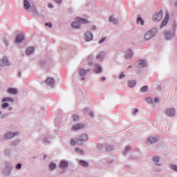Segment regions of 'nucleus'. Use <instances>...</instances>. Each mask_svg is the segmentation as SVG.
<instances>
[{
	"instance_id": "nucleus-10",
	"label": "nucleus",
	"mask_w": 177,
	"mask_h": 177,
	"mask_svg": "<svg viewBox=\"0 0 177 177\" xmlns=\"http://www.w3.org/2000/svg\"><path fill=\"white\" fill-rule=\"evenodd\" d=\"M84 37L86 41H92L93 39V35L89 32H86Z\"/></svg>"
},
{
	"instance_id": "nucleus-11",
	"label": "nucleus",
	"mask_w": 177,
	"mask_h": 177,
	"mask_svg": "<svg viewBox=\"0 0 177 177\" xmlns=\"http://www.w3.org/2000/svg\"><path fill=\"white\" fill-rule=\"evenodd\" d=\"M165 113L169 117H173V115H175V110L172 109H169L166 110Z\"/></svg>"
},
{
	"instance_id": "nucleus-34",
	"label": "nucleus",
	"mask_w": 177,
	"mask_h": 177,
	"mask_svg": "<svg viewBox=\"0 0 177 177\" xmlns=\"http://www.w3.org/2000/svg\"><path fill=\"white\" fill-rule=\"evenodd\" d=\"M171 169H173V171H175L176 172H177V166L175 165H171Z\"/></svg>"
},
{
	"instance_id": "nucleus-42",
	"label": "nucleus",
	"mask_w": 177,
	"mask_h": 177,
	"mask_svg": "<svg viewBox=\"0 0 177 177\" xmlns=\"http://www.w3.org/2000/svg\"><path fill=\"white\" fill-rule=\"evenodd\" d=\"M147 102H148L149 103H151L153 100H151V98H147Z\"/></svg>"
},
{
	"instance_id": "nucleus-49",
	"label": "nucleus",
	"mask_w": 177,
	"mask_h": 177,
	"mask_svg": "<svg viewBox=\"0 0 177 177\" xmlns=\"http://www.w3.org/2000/svg\"><path fill=\"white\" fill-rule=\"evenodd\" d=\"M18 75H19V77H21V73L19 72V73H18Z\"/></svg>"
},
{
	"instance_id": "nucleus-38",
	"label": "nucleus",
	"mask_w": 177,
	"mask_h": 177,
	"mask_svg": "<svg viewBox=\"0 0 177 177\" xmlns=\"http://www.w3.org/2000/svg\"><path fill=\"white\" fill-rule=\"evenodd\" d=\"M48 27H52V23H50V22H49V23H46L45 24V26L46 27H48Z\"/></svg>"
},
{
	"instance_id": "nucleus-20",
	"label": "nucleus",
	"mask_w": 177,
	"mask_h": 177,
	"mask_svg": "<svg viewBox=\"0 0 177 177\" xmlns=\"http://www.w3.org/2000/svg\"><path fill=\"white\" fill-rule=\"evenodd\" d=\"M79 164H80L82 167H88V165H89V163L85 160H80Z\"/></svg>"
},
{
	"instance_id": "nucleus-27",
	"label": "nucleus",
	"mask_w": 177,
	"mask_h": 177,
	"mask_svg": "<svg viewBox=\"0 0 177 177\" xmlns=\"http://www.w3.org/2000/svg\"><path fill=\"white\" fill-rule=\"evenodd\" d=\"M104 57V53H100L98 55H97V59L98 60H102Z\"/></svg>"
},
{
	"instance_id": "nucleus-31",
	"label": "nucleus",
	"mask_w": 177,
	"mask_h": 177,
	"mask_svg": "<svg viewBox=\"0 0 177 177\" xmlns=\"http://www.w3.org/2000/svg\"><path fill=\"white\" fill-rule=\"evenodd\" d=\"M49 167H50V169H51V171H53V169H55V168H56V164L50 163Z\"/></svg>"
},
{
	"instance_id": "nucleus-39",
	"label": "nucleus",
	"mask_w": 177,
	"mask_h": 177,
	"mask_svg": "<svg viewBox=\"0 0 177 177\" xmlns=\"http://www.w3.org/2000/svg\"><path fill=\"white\" fill-rule=\"evenodd\" d=\"M75 143H77V142H75V140H71V145H72V146H74V145H75Z\"/></svg>"
},
{
	"instance_id": "nucleus-18",
	"label": "nucleus",
	"mask_w": 177,
	"mask_h": 177,
	"mask_svg": "<svg viewBox=\"0 0 177 177\" xmlns=\"http://www.w3.org/2000/svg\"><path fill=\"white\" fill-rule=\"evenodd\" d=\"M68 165V162L67 161H62L60 163V168H67V166Z\"/></svg>"
},
{
	"instance_id": "nucleus-26",
	"label": "nucleus",
	"mask_w": 177,
	"mask_h": 177,
	"mask_svg": "<svg viewBox=\"0 0 177 177\" xmlns=\"http://www.w3.org/2000/svg\"><path fill=\"white\" fill-rule=\"evenodd\" d=\"M165 37L166 39H171L172 38V35L169 32H167L165 33Z\"/></svg>"
},
{
	"instance_id": "nucleus-19",
	"label": "nucleus",
	"mask_w": 177,
	"mask_h": 177,
	"mask_svg": "<svg viewBox=\"0 0 177 177\" xmlns=\"http://www.w3.org/2000/svg\"><path fill=\"white\" fill-rule=\"evenodd\" d=\"M128 85L130 86V88H133L135 85H136V81L135 80H130L128 82Z\"/></svg>"
},
{
	"instance_id": "nucleus-43",
	"label": "nucleus",
	"mask_w": 177,
	"mask_h": 177,
	"mask_svg": "<svg viewBox=\"0 0 177 177\" xmlns=\"http://www.w3.org/2000/svg\"><path fill=\"white\" fill-rule=\"evenodd\" d=\"M129 150H131V148L129 147H125V151H129Z\"/></svg>"
},
{
	"instance_id": "nucleus-40",
	"label": "nucleus",
	"mask_w": 177,
	"mask_h": 177,
	"mask_svg": "<svg viewBox=\"0 0 177 177\" xmlns=\"http://www.w3.org/2000/svg\"><path fill=\"white\" fill-rule=\"evenodd\" d=\"M104 41H106V37H103L101 40H100L99 44H103Z\"/></svg>"
},
{
	"instance_id": "nucleus-16",
	"label": "nucleus",
	"mask_w": 177,
	"mask_h": 177,
	"mask_svg": "<svg viewBox=\"0 0 177 177\" xmlns=\"http://www.w3.org/2000/svg\"><path fill=\"white\" fill-rule=\"evenodd\" d=\"M7 92L11 95H16V93H17V89L10 88L8 89Z\"/></svg>"
},
{
	"instance_id": "nucleus-35",
	"label": "nucleus",
	"mask_w": 177,
	"mask_h": 177,
	"mask_svg": "<svg viewBox=\"0 0 177 177\" xmlns=\"http://www.w3.org/2000/svg\"><path fill=\"white\" fill-rule=\"evenodd\" d=\"M80 118L78 117V115H73V121H77L78 119H79Z\"/></svg>"
},
{
	"instance_id": "nucleus-25",
	"label": "nucleus",
	"mask_w": 177,
	"mask_h": 177,
	"mask_svg": "<svg viewBox=\"0 0 177 177\" xmlns=\"http://www.w3.org/2000/svg\"><path fill=\"white\" fill-rule=\"evenodd\" d=\"M137 23L138 24H141V26H145V21H143V19L142 17H138L137 19Z\"/></svg>"
},
{
	"instance_id": "nucleus-8",
	"label": "nucleus",
	"mask_w": 177,
	"mask_h": 177,
	"mask_svg": "<svg viewBox=\"0 0 177 177\" xmlns=\"http://www.w3.org/2000/svg\"><path fill=\"white\" fill-rule=\"evenodd\" d=\"M75 20L76 21H78V23H80V24H88V23H89L88 19H82L81 17H77Z\"/></svg>"
},
{
	"instance_id": "nucleus-44",
	"label": "nucleus",
	"mask_w": 177,
	"mask_h": 177,
	"mask_svg": "<svg viewBox=\"0 0 177 177\" xmlns=\"http://www.w3.org/2000/svg\"><path fill=\"white\" fill-rule=\"evenodd\" d=\"M55 2H57V3H61L62 0H55Z\"/></svg>"
},
{
	"instance_id": "nucleus-17",
	"label": "nucleus",
	"mask_w": 177,
	"mask_h": 177,
	"mask_svg": "<svg viewBox=\"0 0 177 177\" xmlns=\"http://www.w3.org/2000/svg\"><path fill=\"white\" fill-rule=\"evenodd\" d=\"M158 140V138L157 137H151L148 138L147 142L150 143H156Z\"/></svg>"
},
{
	"instance_id": "nucleus-52",
	"label": "nucleus",
	"mask_w": 177,
	"mask_h": 177,
	"mask_svg": "<svg viewBox=\"0 0 177 177\" xmlns=\"http://www.w3.org/2000/svg\"><path fill=\"white\" fill-rule=\"evenodd\" d=\"M1 114H2V113L0 111V115H1Z\"/></svg>"
},
{
	"instance_id": "nucleus-36",
	"label": "nucleus",
	"mask_w": 177,
	"mask_h": 177,
	"mask_svg": "<svg viewBox=\"0 0 177 177\" xmlns=\"http://www.w3.org/2000/svg\"><path fill=\"white\" fill-rule=\"evenodd\" d=\"M3 109H6V107H9V104L8 103H4L2 104Z\"/></svg>"
},
{
	"instance_id": "nucleus-14",
	"label": "nucleus",
	"mask_w": 177,
	"mask_h": 177,
	"mask_svg": "<svg viewBox=\"0 0 177 177\" xmlns=\"http://www.w3.org/2000/svg\"><path fill=\"white\" fill-rule=\"evenodd\" d=\"M46 82L48 84V85H50V86L55 85V80L52 77L47 78Z\"/></svg>"
},
{
	"instance_id": "nucleus-21",
	"label": "nucleus",
	"mask_w": 177,
	"mask_h": 177,
	"mask_svg": "<svg viewBox=\"0 0 177 177\" xmlns=\"http://www.w3.org/2000/svg\"><path fill=\"white\" fill-rule=\"evenodd\" d=\"M24 9H30V2H28V1L27 0H24Z\"/></svg>"
},
{
	"instance_id": "nucleus-1",
	"label": "nucleus",
	"mask_w": 177,
	"mask_h": 177,
	"mask_svg": "<svg viewBox=\"0 0 177 177\" xmlns=\"http://www.w3.org/2000/svg\"><path fill=\"white\" fill-rule=\"evenodd\" d=\"M154 35H156V29H151V30L147 32L145 35V40L149 41V39H151V37H154Z\"/></svg>"
},
{
	"instance_id": "nucleus-2",
	"label": "nucleus",
	"mask_w": 177,
	"mask_h": 177,
	"mask_svg": "<svg viewBox=\"0 0 177 177\" xmlns=\"http://www.w3.org/2000/svg\"><path fill=\"white\" fill-rule=\"evenodd\" d=\"M88 140V136L86 134H83L80 136L76 141V144L78 145V146H81L82 145V142H86Z\"/></svg>"
},
{
	"instance_id": "nucleus-32",
	"label": "nucleus",
	"mask_w": 177,
	"mask_h": 177,
	"mask_svg": "<svg viewBox=\"0 0 177 177\" xmlns=\"http://www.w3.org/2000/svg\"><path fill=\"white\" fill-rule=\"evenodd\" d=\"M75 151L79 152L80 154H84V151L80 150V148H78V147H76L75 149Z\"/></svg>"
},
{
	"instance_id": "nucleus-7",
	"label": "nucleus",
	"mask_w": 177,
	"mask_h": 177,
	"mask_svg": "<svg viewBox=\"0 0 177 177\" xmlns=\"http://www.w3.org/2000/svg\"><path fill=\"white\" fill-rule=\"evenodd\" d=\"M84 128V124L79 123L72 127V131H78V129H82Z\"/></svg>"
},
{
	"instance_id": "nucleus-5",
	"label": "nucleus",
	"mask_w": 177,
	"mask_h": 177,
	"mask_svg": "<svg viewBox=\"0 0 177 177\" xmlns=\"http://www.w3.org/2000/svg\"><path fill=\"white\" fill-rule=\"evenodd\" d=\"M169 19V14L168 12L166 13V17L163 19L161 25H160V28H162L163 27H165L167 24H168V20Z\"/></svg>"
},
{
	"instance_id": "nucleus-46",
	"label": "nucleus",
	"mask_w": 177,
	"mask_h": 177,
	"mask_svg": "<svg viewBox=\"0 0 177 177\" xmlns=\"http://www.w3.org/2000/svg\"><path fill=\"white\" fill-rule=\"evenodd\" d=\"M160 100L158 98V97H156V98H155L154 99V102H156V103H157V102H158Z\"/></svg>"
},
{
	"instance_id": "nucleus-37",
	"label": "nucleus",
	"mask_w": 177,
	"mask_h": 177,
	"mask_svg": "<svg viewBox=\"0 0 177 177\" xmlns=\"http://www.w3.org/2000/svg\"><path fill=\"white\" fill-rule=\"evenodd\" d=\"M21 168V164L18 163L16 166V169H20Z\"/></svg>"
},
{
	"instance_id": "nucleus-13",
	"label": "nucleus",
	"mask_w": 177,
	"mask_h": 177,
	"mask_svg": "<svg viewBox=\"0 0 177 177\" xmlns=\"http://www.w3.org/2000/svg\"><path fill=\"white\" fill-rule=\"evenodd\" d=\"M88 73H89V70H85L82 68H80V75H81V77H84V75H86Z\"/></svg>"
},
{
	"instance_id": "nucleus-24",
	"label": "nucleus",
	"mask_w": 177,
	"mask_h": 177,
	"mask_svg": "<svg viewBox=\"0 0 177 177\" xmlns=\"http://www.w3.org/2000/svg\"><path fill=\"white\" fill-rule=\"evenodd\" d=\"M95 71L97 73H102V67H100L99 65H95Z\"/></svg>"
},
{
	"instance_id": "nucleus-28",
	"label": "nucleus",
	"mask_w": 177,
	"mask_h": 177,
	"mask_svg": "<svg viewBox=\"0 0 177 177\" xmlns=\"http://www.w3.org/2000/svg\"><path fill=\"white\" fill-rule=\"evenodd\" d=\"M109 21H111V22L113 21V23L114 24H118V20L114 19V18L113 17V16H111V17H109Z\"/></svg>"
},
{
	"instance_id": "nucleus-12",
	"label": "nucleus",
	"mask_w": 177,
	"mask_h": 177,
	"mask_svg": "<svg viewBox=\"0 0 177 177\" xmlns=\"http://www.w3.org/2000/svg\"><path fill=\"white\" fill-rule=\"evenodd\" d=\"M23 39H24V35L23 33H21L19 35H17L15 38V42L19 43V42H21L23 41Z\"/></svg>"
},
{
	"instance_id": "nucleus-48",
	"label": "nucleus",
	"mask_w": 177,
	"mask_h": 177,
	"mask_svg": "<svg viewBox=\"0 0 177 177\" xmlns=\"http://www.w3.org/2000/svg\"><path fill=\"white\" fill-rule=\"evenodd\" d=\"M90 116H91V117H93V112H91V113H90Z\"/></svg>"
},
{
	"instance_id": "nucleus-33",
	"label": "nucleus",
	"mask_w": 177,
	"mask_h": 177,
	"mask_svg": "<svg viewBox=\"0 0 177 177\" xmlns=\"http://www.w3.org/2000/svg\"><path fill=\"white\" fill-rule=\"evenodd\" d=\"M153 162H158V161H160V157L158 156H156L153 158Z\"/></svg>"
},
{
	"instance_id": "nucleus-22",
	"label": "nucleus",
	"mask_w": 177,
	"mask_h": 177,
	"mask_svg": "<svg viewBox=\"0 0 177 177\" xmlns=\"http://www.w3.org/2000/svg\"><path fill=\"white\" fill-rule=\"evenodd\" d=\"M27 55H32V53H34V47H29L26 50Z\"/></svg>"
},
{
	"instance_id": "nucleus-41",
	"label": "nucleus",
	"mask_w": 177,
	"mask_h": 177,
	"mask_svg": "<svg viewBox=\"0 0 177 177\" xmlns=\"http://www.w3.org/2000/svg\"><path fill=\"white\" fill-rule=\"evenodd\" d=\"M125 77V75H124V73H122L119 77V78L121 80L122 78H124Z\"/></svg>"
},
{
	"instance_id": "nucleus-45",
	"label": "nucleus",
	"mask_w": 177,
	"mask_h": 177,
	"mask_svg": "<svg viewBox=\"0 0 177 177\" xmlns=\"http://www.w3.org/2000/svg\"><path fill=\"white\" fill-rule=\"evenodd\" d=\"M48 6V8H53V5L52 3H49Z\"/></svg>"
},
{
	"instance_id": "nucleus-51",
	"label": "nucleus",
	"mask_w": 177,
	"mask_h": 177,
	"mask_svg": "<svg viewBox=\"0 0 177 177\" xmlns=\"http://www.w3.org/2000/svg\"><path fill=\"white\" fill-rule=\"evenodd\" d=\"M9 110H12V108H10Z\"/></svg>"
},
{
	"instance_id": "nucleus-47",
	"label": "nucleus",
	"mask_w": 177,
	"mask_h": 177,
	"mask_svg": "<svg viewBox=\"0 0 177 177\" xmlns=\"http://www.w3.org/2000/svg\"><path fill=\"white\" fill-rule=\"evenodd\" d=\"M138 113V109H134V114H136Z\"/></svg>"
},
{
	"instance_id": "nucleus-3",
	"label": "nucleus",
	"mask_w": 177,
	"mask_h": 177,
	"mask_svg": "<svg viewBox=\"0 0 177 177\" xmlns=\"http://www.w3.org/2000/svg\"><path fill=\"white\" fill-rule=\"evenodd\" d=\"M6 66L7 67L10 66L9 61H8V58L6 57H3L2 60H0V66L3 67Z\"/></svg>"
},
{
	"instance_id": "nucleus-6",
	"label": "nucleus",
	"mask_w": 177,
	"mask_h": 177,
	"mask_svg": "<svg viewBox=\"0 0 177 177\" xmlns=\"http://www.w3.org/2000/svg\"><path fill=\"white\" fill-rule=\"evenodd\" d=\"M17 135H19V133L8 132L6 134L5 138L6 139H12V138H15V136H17Z\"/></svg>"
},
{
	"instance_id": "nucleus-29",
	"label": "nucleus",
	"mask_w": 177,
	"mask_h": 177,
	"mask_svg": "<svg viewBox=\"0 0 177 177\" xmlns=\"http://www.w3.org/2000/svg\"><path fill=\"white\" fill-rule=\"evenodd\" d=\"M2 102H13V98L6 97L3 99Z\"/></svg>"
},
{
	"instance_id": "nucleus-9",
	"label": "nucleus",
	"mask_w": 177,
	"mask_h": 177,
	"mask_svg": "<svg viewBox=\"0 0 177 177\" xmlns=\"http://www.w3.org/2000/svg\"><path fill=\"white\" fill-rule=\"evenodd\" d=\"M136 64H137V66H138V67H146V66H147L146 61H145L143 59L138 60Z\"/></svg>"
},
{
	"instance_id": "nucleus-15",
	"label": "nucleus",
	"mask_w": 177,
	"mask_h": 177,
	"mask_svg": "<svg viewBox=\"0 0 177 177\" xmlns=\"http://www.w3.org/2000/svg\"><path fill=\"white\" fill-rule=\"evenodd\" d=\"M133 53L132 50H127L125 53V57L127 59H131L132 57Z\"/></svg>"
},
{
	"instance_id": "nucleus-30",
	"label": "nucleus",
	"mask_w": 177,
	"mask_h": 177,
	"mask_svg": "<svg viewBox=\"0 0 177 177\" xmlns=\"http://www.w3.org/2000/svg\"><path fill=\"white\" fill-rule=\"evenodd\" d=\"M149 88L147 86H144L140 88V92L145 93L147 92Z\"/></svg>"
},
{
	"instance_id": "nucleus-23",
	"label": "nucleus",
	"mask_w": 177,
	"mask_h": 177,
	"mask_svg": "<svg viewBox=\"0 0 177 177\" xmlns=\"http://www.w3.org/2000/svg\"><path fill=\"white\" fill-rule=\"evenodd\" d=\"M71 26L73 28H80V24L78 22H77V21H73L71 24Z\"/></svg>"
},
{
	"instance_id": "nucleus-4",
	"label": "nucleus",
	"mask_w": 177,
	"mask_h": 177,
	"mask_svg": "<svg viewBox=\"0 0 177 177\" xmlns=\"http://www.w3.org/2000/svg\"><path fill=\"white\" fill-rule=\"evenodd\" d=\"M162 19V11L160 10L159 13H156L153 15V21H160Z\"/></svg>"
},
{
	"instance_id": "nucleus-50",
	"label": "nucleus",
	"mask_w": 177,
	"mask_h": 177,
	"mask_svg": "<svg viewBox=\"0 0 177 177\" xmlns=\"http://www.w3.org/2000/svg\"><path fill=\"white\" fill-rule=\"evenodd\" d=\"M102 80H103V81H105L106 80V77H103Z\"/></svg>"
}]
</instances>
